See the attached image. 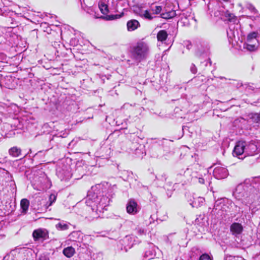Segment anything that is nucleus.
I'll list each match as a JSON object with an SVG mask.
<instances>
[{
  "instance_id": "nucleus-1",
  "label": "nucleus",
  "mask_w": 260,
  "mask_h": 260,
  "mask_svg": "<svg viewBox=\"0 0 260 260\" xmlns=\"http://www.w3.org/2000/svg\"><path fill=\"white\" fill-rule=\"evenodd\" d=\"M114 194L112 187H103L102 184H97L92 186L88 191L85 203L87 206L90 207L93 212L97 214L103 213L106 210V207Z\"/></svg>"
},
{
  "instance_id": "nucleus-2",
  "label": "nucleus",
  "mask_w": 260,
  "mask_h": 260,
  "mask_svg": "<svg viewBox=\"0 0 260 260\" xmlns=\"http://www.w3.org/2000/svg\"><path fill=\"white\" fill-rule=\"evenodd\" d=\"M196 166L187 168L185 170H181L176 175V181L182 184L191 183L192 184H200L210 185L211 176L204 172L208 171L204 169H199Z\"/></svg>"
},
{
  "instance_id": "nucleus-3",
  "label": "nucleus",
  "mask_w": 260,
  "mask_h": 260,
  "mask_svg": "<svg viewBox=\"0 0 260 260\" xmlns=\"http://www.w3.org/2000/svg\"><path fill=\"white\" fill-rule=\"evenodd\" d=\"M252 188L250 187L249 180L247 179L243 183L237 186L233 192V196L237 200L242 201L246 205L251 204L256 200V196L251 191Z\"/></svg>"
},
{
  "instance_id": "nucleus-4",
  "label": "nucleus",
  "mask_w": 260,
  "mask_h": 260,
  "mask_svg": "<svg viewBox=\"0 0 260 260\" xmlns=\"http://www.w3.org/2000/svg\"><path fill=\"white\" fill-rule=\"evenodd\" d=\"M150 52L149 44L143 41H140L134 46L132 51V57L137 62L145 59Z\"/></svg>"
},
{
  "instance_id": "nucleus-5",
  "label": "nucleus",
  "mask_w": 260,
  "mask_h": 260,
  "mask_svg": "<svg viewBox=\"0 0 260 260\" xmlns=\"http://www.w3.org/2000/svg\"><path fill=\"white\" fill-rule=\"evenodd\" d=\"M215 200L214 207L211 212L214 213L220 214L222 217L232 212L233 206H235L233 202L226 198H221Z\"/></svg>"
},
{
  "instance_id": "nucleus-6",
  "label": "nucleus",
  "mask_w": 260,
  "mask_h": 260,
  "mask_svg": "<svg viewBox=\"0 0 260 260\" xmlns=\"http://www.w3.org/2000/svg\"><path fill=\"white\" fill-rule=\"evenodd\" d=\"M131 9L134 13L143 19H147L148 20H152L156 17V16H153L148 10L144 9L142 5H135Z\"/></svg>"
},
{
  "instance_id": "nucleus-7",
  "label": "nucleus",
  "mask_w": 260,
  "mask_h": 260,
  "mask_svg": "<svg viewBox=\"0 0 260 260\" xmlns=\"http://www.w3.org/2000/svg\"><path fill=\"white\" fill-rule=\"evenodd\" d=\"M112 6L114 10L120 13L119 17L124 15L125 12H127L128 8L127 0H113Z\"/></svg>"
},
{
  "instance_id": "nucleus-8",
  "label": "nucleus",
  "mask_w": 260,
  "mask_h": 260,
  "mask_svg": "<svg viewBox=\"0 0 260 260\" xmlns=\"http://www.w3.org/2000/svg\"><path fill=\"white\" fill-rule=\"evenodd\" d=\"M56 175L61 180L67 181L72 176L71 169L69 166L57 167L56 169Z\"/></svg>"
},
{
  "instance_id": "nucleus-9",
  "label": "nucleus",
  "mask_w": 260,
  "mask_h": 260,
  "mask_svg": "<svg viewBox=\"0 0 260 260\" xmlns=\"http://www.w3.org/2000/svg\"><path fill=\"white\" fill-rule=\"evenodd\" d=\"M32 236L35 242H43L49 238V233L46 229L39 228L33 231Z\"/></svg>"
},
{
  "instance_id": "nucleus-10",
  "label": "nucleus",
  "mask_w": 260,
  "mask_h": 260,
  "mask_svg": "<svg viewBox=\"0 0 260 260\" xmlns=\"http://www.w3.org/2000/svg\"><path fill=\"white\" fill-rule=\"evenodd\" d=\"M240 25L239 23L236 24H230L229 28L227 30V36L230 43L234 41L236 42V38H239V28Z\"/></svg>"
},
{
  "instance_id": "nucleus-11",
  "label": "nucleus",
  "mask_w": 260,
  "mask_h": 260,
  "mask_svg": "<svg viewBox=\"0 0 260 260\" xmlns=\"http://www.w3.org/2000/svg\"><path fill=\"white\" fill-rule=\"evenodd\" d=\"M245 156H253L257 154V147L256 141L251 140L249 142L245 141Z\"/></svg>"
},
{
  "instance_id": "nucleus-12",
  "label": "nucleus",
  "mask_w": 260,
  "mask_h": 260,
  "mask_svg": "<svg viewBox=\"0 0 260 260\" xmlns=\"http://www.w3.org/2000/svg\"><path fill=\"white\" fill-rule=\"evenodd\" d=\"M126 212L131 215H135L140 211V207L137 202L133 199L128 200L126 205Z\"/></svg>"
},
{
  "instance_id": "nucleus-13",
  "label": "nucleus",
  "mask_w": 260,
  "mask_h": 260,
  "mask_svg": "<svg viewBox=\"0 0 260 260\" xmlns=\"http://www.w3.org/2000/svg\"><path fill=\"white\" fill-rule=\"evenodd\" d=\"M213 176L217 179H222L229 175V171L226 168L221 166L215 167L213 171Z\"/></svg>"
},
{
  "instance_id": "nucleus-14",
  "label": "nucleus",
  "mask_w": 260,
  "mask_h": 260,
  "mask_svg": "<svg viewBox=\"0 0 260 260\" xmlns=\"http://www.w3.org/2000/svg\"><path fill=\"white\" fill-rule=\"evenodd\" d=\"M247 179L250 181V187L253 188L251 191L256 196V199L258 194H260V177Z\"/></svg>"
},
{
  "instance_id": "nucleus-15",
  "label": "nucleus",
  "mask_w": 260,
  "mask_h": 260,
  "mask_svg": "<svg viewBox=\"0 0 260 260\" xmlns=\"http://www.w3.org/2000/svg\"><path fill=\"white\" fill-rule=\"evenodd\" d=\"M245 141H238L234 148L233 151V154L234 156H237L239 158L240 156L243 154L245 155Z\"/></svg>"
},
{
  "instance_id": "nucleus-16",
  "label": "nucleus",
  "mask_w": 260,
  "mask_h": 260,
  "mask_svg": "<svg viewBox=\"0 0 260 260\" xmlns=\"http://www.w3.org/2000/svg\"><path fill=\"white\" fill-rule=\"evenodd\" d=\"M122 109L129 111L132 115L137 116L138 114H140L142 110V108L135 105L129 104L128 103H125L122 107Z\"/></svg>"
},
{
  "instance_id": "nucleus-17",
  "label": "nucleus",
  "mask_w": 260,
  "mask_h": 260,
  "mask_svg": "<svg viewBox=\"0 0 260 260\" xmlns=\"http://www.w3.org/2000/svg\"><path fill=\"white\" fill-rule=\"evenodd\" d=\"M243 231V227L241 223L234 222L230 226V231L236 237L239 238Z\"/></svg>"
},
{
  "instance_id": "nucleus-18",
  "label": "nucleus",
  "mask_w": 260,
  "mask_h": 260,
  "mask_svg": "<svg viewBox=\"0 0 260 260\" xmlns=\"http://www.w3.org/2000/svg\"><path fill=\"white\" fill-rule=\"evenodd\" d=\"M160 13V17L165 19H169L173 18L176 15V11L173 9H170L168 7H165L162 8V11Z\"/></svg>"
},
{
  "instance_id": "nucleus-19",
  "label": "nucleus",
  "mask_w": 260,
  "mask_h": 260,
  "mask_svg": "<svg viewBox=\"0 0 260 260\" xmlns=\"http://www.w3.org/2000/svg\"><path fill=\"white\" fill-rule=\"evenodd\" d=\"M147 4L149 5L150 7L148 11H149L150 13H151L153 16H155V15H157L159 14H160V13H162V6L157 5L154 3H150V2H148Z\"/></svg>"
},
{
  "instance_id": "nucleus-20",
  "label": "nucleus",
  "mask_w": 260,
  "mask_h": 260,
  "mask_svg": "<svg viewBox=\"0 0 260 260\" xmlns=\"http://www.w3.org/2000/svg\"><path fill=\"white\" fill-rule=\"evenodd\" d=\"M163 147L161 145H154L151 149V156L153 157H159L165 155V153L162 152Z\"/></svg>"
},
{
  "instance_id": "nucleus-21",
  "label": "nucleus",
  "mask_w": 260,
  "mask_h": 260,
  "mask_svg": "<svg viewBox=\"0 0 260 260\" xmlns=\"http://www.w3.org/2000/svg\"><path fill=\"white\" fill-rule=\"evenodd\" d=\"M249 121L253 124V127H258L260 125V114L250 113L248 115Z\"/></svg>"
},
{
  "instance_id": "nucleus-22",
  "label": "nucleus",
  "mask_w": 260,
  "mask_h": 260,
  "mask_svg": "<svg viewBox=\"0 0 260 260\" xmlns=\"http://www.w3.org/2000/svg\"><path fill=\"white\" fill-rule=\"evenodd\" d=\"M209 47L206 45L204 48H198L196 51L195 56L198 58H205L209 55Z\"/></svg>"
},
{
  "instance_id": "nucleus-23",
  "label": "nucleus",
  "mask_w": 260,
  "mask_h": 260,
  "mask_svg": "<svg viewBox=\"0 0 260 260\" xmlns=\"http://www.w3.org/2000/svg\"><path fill=\"white\" fill-rule=\"evenodd\" d=\"M238 121L239 122L240 126L242 129H251L252 124L251 122H249L248 117L247 119L244 118H240L238 119H236L235 120L236 124H237Z\"/></svg>"
},
{
  "instance_id": "nucleus-24",
  "label": "nucleus",
  "mask_w": 260,
  "mask_h": 260,
  "mask_svg": "<svg viewBox=\"0 0 260 260\" xmlns=\"http://www.w3.org/2000/svg\"><path fill=\"white\" fill-rule=\"evenodd\" d=\"M190 20H194V21H196L192 16H189L188 17H187L186 16L183 15L179 20L178 23H180L183 26H188L190 24Z\"/></svg>"
},
{
  "instance_id": "nucleus-25",
  "label": "nucleus",
  "mask_w": 260,
  "mask_h": 260,
  "mask_svg": "<svg viewBox=\"0 0 260 260\" xmlns=\"http://www.w3.org/2000/svg\"><path fill=\"white\" fill-rule=\"evenodd\" d=\"M140 26V23L135 19L131 20L127 22V28L128 31H134Z\"/></svg>"
},
{
  "instance_id": "nucleus-26",
  "label": "nucleus",
  "mask_w": 260,
  "mask_h": 260,
  "mask_svg": "<svg viewBox=\"0 0 260 260\" xmlns=\"http://www.w3.org/2000/svg\"><path fill=\"white\" fill-rule=\"evenodd\" d=\"M155 255V247L154 246L151 245V247L145 251L144 257L150 260L154 258Z\"/></svg>"
},
{
  "instance_id": "nucleus-27",
  "label": "nucleus",
  "mask_w": 260,
  "mask_h": 260,
  "mask_svg": "<svg viewBox=\"0 0 260 260\" xmlns=\"http://www.w3.org/2000/svg\"><path fill=\"white\" fill-rule=\"evenodd\" d=\"M205 202V199L201 197L193 198V200L190 205L194 208H198L202 206Z\"/></svg>"
},
{
  "instance_id": "nucleus-28",
  "label": "nucleus",
  "mask_w": 260,
  "mask_h": 260,
  "mask_svg": "<svg viewBox=\"0 0 260 260\" xmlns=\"http://www.w3.org/2000/svg\"><path fill=\"white\" fill-rule=\"evenodd\" d=\"M168 35L166 30H160L157 34V39L158 42L161 43H165L168 38Z\"/></svg>"
},
{
  "instance_id": "nucleus-29",
  "label": "nucleus",
  "mask_w": 260,
  "mask_h": 260,
  "mask_svg": "<svg viewBox=\"0 0 260 260\" xmlns=\"http://www.w3.org/2000/svg\"><path fill=\"white\" fill-rule=\"evenodd\" d=\"M258 46V40H254V44L244 43L243 44V48L246 49L250 51H253L257 49Z\"/></svg>"
},
{
  "instance_id": "nucleus-30",
  "label": "nucleus",
  "mask_w": 260,
  "mask_h": 260,
  "mask_svg": "<svg viewBox=\"0 0 260 260\" xmlns=\"http://www.w3.org/2000/svg\"><path fill=\"white\" fill-rule=\"evenodd\" d=\"M70 225H71L70 223L61 221L55 225V228L59 231H65L69 229Z\"/></svg>"
},
{
  "instance_id": "nucleus-31",
  "label": "nucleus",
  "mask_w": 260,
  "mask_h": 260,
  "mask_svg": "<svg viewBox=\"0 0 260 260\" xmlns=\"http://www.w3.org/2000/svg\"><path fill=\"white\" fill-rule=\"evenodd\" d=\"M21 150L17 147H13L9 150V153L14 157H17L21 155Z\"/></svg>"
},
{
  "instance_id": "nucleus-32",
  "label": "nucleus",
  "mask_w": 260,
  "mask_h": 260,
  "mask_svg": "<svg viewBox=\"0 0 260 260\" xmlns=\"http://www.w3.org/2000/svg\"><path fill=\"white\" fill-rule=\"evenodd\" d=\"M29 206V202L26 199H23L20 202V207L22 210V213H26L28 210Z\"/></svg>"
},
{
  "instance_id": "nucleus-33",
  "label": "nucleus",
  "mask_w": 260,
  "mask_h": 260,
  "mask_svg": "<svg viewBox=\"0 0 260 260\" xmlns=\"http://www.w3.org/2000/svg\"><path fill=\"white\" fill-rule=\"evenodd\" d=\"M225 17L226 19L230 22H233L232 24H236L239 22L238 19L232 13H230L229 11H226L225 13Z\"/></svg>"
},
{
  "instance_id": "nucleus-34",
  "label": "nucleus",
  "mask_w": 260,
  "mask_h": 260,
  "mask_svg": "<svg viewBox=\"0 0 260 260\" xmlns=\"http://www.w3.org/2000/svg\"><path fill=\"white\" fill-rule=\"evenodd\" d=\"M99 7L101 12L104 15H106L109 12L108 6L106 3L103 1H100L99 3Z\"/></svg>"
},
{
  "instance_id": "nucleus-35",
  "label": "nucleus",
  "mask_w": 260,
  "mask_h": 260,
  "mask_svg": "<svg viewBox=\"0 0 260 260\" xmlns=\"http://www.w3.org/2000/svg\"><path fill=\"white\" fill-rule=\"evenodd\" d=\"M75 253V249L71 246L65 248L63 250V253L68 257H72Z\"/></svg>"
},
{
  "instance_id": "nucleus-36",
  "label": "nucleus",
  "mask_w": 260,
  "mask_h": 260,
  "mask_svg": "<svg viewBox=\"0 0 260 260\" xmlns=\"http://www.w3.org/2000/svg\"><path fill=\"white\" fill-rule=\"evenodd\" d=\"M259 37L257 31H253L248 35L247 37V41L248 42H254V40H257L256 38Z\"/></svg>"
},
{
  "instance_id": "nucleus-37",
  "label": "nucleus",
  "mask_w": 260,
  "mask_h": 260,
  "mask_svg": "<svg viewBox=\"0 0 260 260\" xmlns=\"http://www.w3.org/2000/svg\"><path fill=\"white\" fill-rule=\"evenodd\" d=\"M170 143V141L165 140L162 142L163 150L162 152L165 153V155L169 153L170 152V148L168 146V144Z\"/></svg>"
},
{
  "instance_id": "nucleus-38",
  "label": "nucleus",
  "mask_w": 260,
  "mask_h": 260,
  "mask_svg": "<svg viewBox=\"0 0 260 260\" xmlns=\"http://www.w3.org/2000/svg\"><path fill=\"white\" fill-rule=\"evenodd\" d=\"M80 233L78 232H73L70 234L71 238H74L73 240L77 241L79 240V236Z\"/></svg>"
},
{
  "instance_id": "nucleus-39",
  "label": "nucleus",
  "mask_w": 260,
  "mask_h": 260,
  "mask_svg": "<svg viewBox=\"0 0 260 260\" xmlns=\"http://www.w3.org/2000/svg\"><path fill=\"white\" fill-rule=\"evenodd\" d=\"M246 8L254 14H256L257 13L256 9L251 4H247L246 5Z\"/></svg>"
},
{
  "instance_id": "nucleus-40",
  "label": "nucleus",
  "mask_w": 260,
  "mask_h": 260,
  "mask_svg": "<svg viewBox=\"0 0 260 260\" xmlns=\"http://www.w3.org/2000/svg\"><path fill=\"white\" fill-rule=\"evenodd\" d=\"M199 260H212L207 254H203L200 256Z\"/></svg>"
},
{
  "instance_id": "nucleus-41",
  "label": "nucleus",
  "mask_w": 260,
  "mask_h": 260,
  "mask_svg": "<svg viewBox=\"0 0 260 260\" xmlns=\"http://www.w3.org/2000/svg\"><path fill=\"white\" fill-rule=\"evenodd\" d=\"M190 70L191 71V72L193 74H196L197 72V67H196V66L194 65V64L193 63H192L191 66H190Z\"/></svg>"
},
{
  "instance_id": "nucleus-42",
  "label": "nucleus",
  "mask_w": 260,
  "mask_h": 260,
  "mask_svg": "<svg viewBox=\"0 0 260 260\" xmlns=\"http://www.w3.org/2000/svg\"><path fill=\"white\" fill-rule=\"evenodd\" d=\"M129 240V237H125L123 239L120 240L119 241V244L121 245H125V243Z\"/></svg>"
},
{
  "instance_id": "nucleus-43",
  "label": "nucleus",
  "mask_w": 260,
  "mask_h": 260,
  "mask_svg": "<svg viewBox=\"0 0 260 260\" xmlns=\"http://www.w3.org/2000/svg\"><path fill=\"white\" fill-rule=\"evenodd\" d=\"M49 200L50 201V205H51L56 200V196L54 194H51L49 197Z\"/></svg>"
},
{
  "instance_id": "nucleus-44",
  "label": "nucleus",
  "mask_w": 260,
  "mask_h": 260,
  "mask_svg": "<svg viewBox=\"0 0 260 260\" xmlns=\"http://www.w3.org/2000/svg\"><path fill=\"white\" fill-rule=\"evenodd\" d=\"M3 260H17L15 259V258L12 255H8L6 256Z\"/></svg>"
},
{
  "instance_id": "nucleus-45",
  "label": "nucleus",
  "mask_w": 260,
  "mask_h": 260,
  "mask_svg": "<svg viewBox=\"0 0 260 260\" xmlns=\"http://www.w3.org/2000/svg\"><path fill=\"white\" fill-rule=\"evenodd\" d=\"M185 44L187 49L190 50L191 48L192 45L190 42L187 41Z\"/></svg>"
},
{
  "instance_id": "nucleus-46",
  "label": "nucleus",
  "mask_w": 260,
  "mask_h": 260,
  "mask_svg": "<svg viewBox=\"0 0 260 260\" xmlns=\"http://www.w3.org/2000/svg\"><path fill=\"white\" fill-rule=\"evenodd\" d=\"M39 260H49V258L45 255H42L39 257Z\"/></svg>"
},
{
  "instance_id": "nucleus-47",
  "label": "nucleus",
  "mask_w": 260,
  "mask_h": 260,
  "mask_svg": "<svg viewBox=\"0 0 260 260\" xmlns=\"http://www.w3.org/2000/svg\"><path fill=\"white\" fill-rule=\"evenodd\" d=\"M244 86L246 87V89H248L252 90L254 89V87L252 85H249V84H245Z\"/></svg>"
},
{
  "instance_id": "nucleus-48",
  "label": "nucleus",
  "mask_w": 260,
  "mask_h": 260,
  "mask_svg": "<svg viewBox=\"0 0 260 260\" xmlns=\"http://www.w3.org/2000/svg\"><path fill=\"white\" fill-rule=\"evenodd\" d=\"M137 232L138 234L140 235L143 234L144 233V230L142 229H139L137 230Z\"/></svg>"
},
{
  "instance_id": "nucleus-49",
  "label": "nucleus",
  "mask_w": 260,
  "mask_h": 260,
  "mask_svg": "<svg viewBox=\"0 0 260 260\" xmlns=\"http://www.w3.org/2000/svg\"><path fill=\"white\" fill-rule=\"evenodd\" d=\"M132 247V245L131 246H124V249H123L122 247L121 248V250H124L125 252H126L127 251V249L128 248H131V247Z\"/></svg>"
},
{
  "instance_id": "nucleus-50",
  "label": "nucleus",
  "mask_w": 260,
  "mask_h": 260,
  "mask_svg": "<svg viewBox=\"0 0 260 260\" xmlns=\"http://www.w3.org/2000/svg\"><path fill=\"white\" fill-rule=\"evenodd\" d=\"M205 66H207L208 64L209 63V66H211V64H212V62H211V60L210 58H209L208 59V60L207 61H205Z\"/></svg>"
},
{
  "instance_id": "nucleus-51",
  "label": "nucleus",
  "mask_w": 260,
  "mask_h": 260,
  "mask_svg": "<svg viewBox=\"0 0 260 260\" xmlns=\"http://www.w3.org/2000/svg\"><path fill=\"white\" fill-rule=\"evenodd\" d=\"M5 39L3 36L0 34V44L5 42Z\"/></svg>"
},
{
  "instance_id": "nucleus-52",
  "label": "nucleus",
  "mask_w": 260,
  "mask_h": 260,
  "mask_svg": "<svg viewBox=\"0 0 260 260\" xmlns=\"http://www.w3.org/2000/svg\"><path fill=\"white\" fill-rule=\"evenodd\" d=\"M186 126H182V131L183 132L186 128ZM183 132L182 133V135L180 136H179L177 139H179L180 138H181L183 136Z\"/></svg>"
},
{
  "instance_id": "nucleus-53",
  "label": "nucleus",
  "mask_w": 260,
  "mask_h": 260,
  "mask_svg": "<svg viewBox=\"0 0 260 260\" xmlns=\"http://www.w3.org/2000/svg\"><path fill=\"white\" fill-rule=\"evenodd\" d=\"M246 43L254 44V41H253V42H248L247 41Z\"/></svg>"
},
{
  "instance_id": "nucleus-54",
  "label": "nucleus",
  "mask_w": 260,
  "mask_h": 260,
  "mask_svg": "<svg viewBox=\"0 0 260 260\" xmlns=\"http://www.w3.org/2000/svg\"><path fill=\"white\" fill-rule=\"evenodd\" d=\"M257 32H258V34L259 37H260V28L258 29Z\"/></svg>"
},
{
  "instance_id": "nucleus-55",
  "label": "nucleus",
  "mask_w": 260,
  "mask_h": 260,
  "mask_svg": "<svg viewBox=\"0 0 260 260\" xmlns=\"http://www.w3.org/2000/svg\"><path fill=\"white\" fill-rule=\"evenodd\" d=\"M73 143V141H72L71 143H69V146H70V145H71V143Z\"/></svg>"
},
{
  "instance_id": "nucleus-56",
  "label": "nucleus",
  "mask_w": 260,
  "mask_h": 260,
  "mask_svg": "<svg viewBox=\"0 0 260 260\" xmlns=\"http://www.w3.org/2000/svg\"><path fill=\"white\" fill-rule=\"evenodd\" d=\"M168 195H169V194H168ZM168 196L170 197H171V195L170 194V196Z\"/></svg>"
}]
</instances>
